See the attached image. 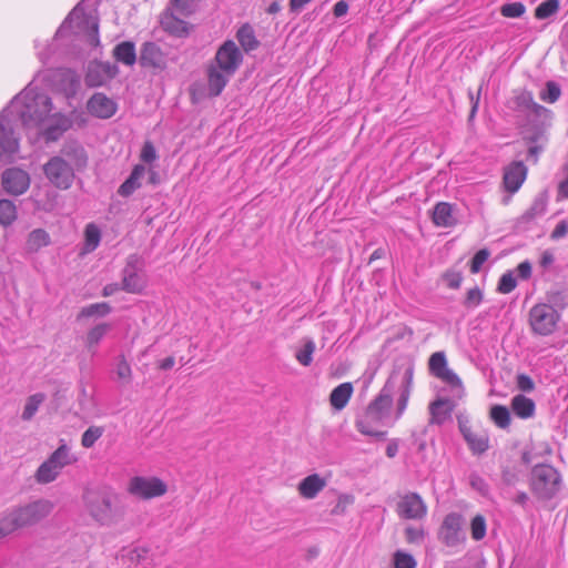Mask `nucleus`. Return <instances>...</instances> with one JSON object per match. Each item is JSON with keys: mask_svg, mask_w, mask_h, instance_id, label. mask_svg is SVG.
I'll return each mask as SVG.
<instances>
[{"mask_svg": "<svg viewBox=\"0 0 568 568\" xmlns=\"http://www.w3.org/2000/svg\"><path fill=\"white\" fill-rule=\"evenodd\" d=\"M53 109L52 99L38 90L32 81L0 112L3 133L17 140L18 151L21 139L20 128H23L28 134L34 131L36 135L47 143L55 142L71 128L72 121L61 112H53Z\"/></svg>", "mask_w": 568, "mask_h": 568, "instance_id": "f257e3e1", "label": "nucleus"}, {"mask_svg": "<svg viewBox=\"0 0 568 568\" xmlns=\"http://www.w3.org/2000/svg\"><path fill=\"white\" fill-rule=\"evenodd\" d=\"M242 62L243 54L234 41L226 40L219 47L206 70L210 97H217L222 93Z\"/></svg>", "mask_w": 568, "mask_h": 568, "instance_id": "f03ea898", "label": "nucleus"}, {"mask_svg": "<svg viewBox=\"0 0 568 568\" xmlns=\"http://www.w3.org/2000/svg\"><path fill=\"white\" fill-rule=\"evenodd\" d=\"M53 509V504L45 499H38L24 506L13 507L0 514V539L14 531L37 525Z\"/></svg>", "mask_w": 568, "mask_h": 568, "instance_id": "7ed1b4c3", "label": "nucleus"}, {"mask_svg": "<svg viewBox=\"0 0 568 568\" xmlns=\"http://www.w3.org/2000/svg\"><path fill=\"white\" fill-rule=\"evenodd\" d=\"M83 2L78 3L57 30L53 41L65 37L71 30L77 36H83L91 47L100 44L98 18L93 12H84Z\"/></svg>", "mask_w": 568, "mask_h": 568, "instance_id": "20e7f679", "label": "nucleus"}, {"mask_svg": "<svg viewBox=\"0 0 568 568\" xmlns=\"http://www.w3.org/2000/svg\"><path fill=\"white\" fill-rule=\"evenodd\" d=\"M116 498V494L106 487L88 488L83 493L84 507L100 526H111L118 521Z\"/></svg>", "mask_w": 568, "mask_h": 568, "instance_id": "39448f33", "label": "nucleus"}, {"mask_svg": "<svg viewBox=\"0 0 568 568\" xmlns=\"http://www.w3.org/2000/svg\"><path fill=\"white\" fill-rule=\"evenodd\" d=\"M561 292H548L547 303H537L528 312V324L532 334L538 336H550L557 329L561 314L551 303H557Z\"/></svg>", "mask_w": 568, "mask_h": 568, "instance_id": "423d86ee", "label": "nucleus"}, {"mask_svg": "<svg viewBox=\"0 0 568 568\" xmlns=\"http://www.w3.org/2000/svg\"><path fill=\"white\" fill-rule=\"evenodd\" d=\"M562 487L560 473L549 464H537L531 468L529 488L540 501H550Z\"/></svg>", "mask_w": 568, "mask_h": 568, "instance_id": "0eeeda50", "label": "nucleus"}, {"mask_svg": "<svg viewBox=\"0 0 568 568\" xmlns=\"http://www.w3.org/2000/svg\"><path fill=\"white\" fill-rule=\"evenodd\" d=\"M515 109L523 113L529 124L534 128V133L528 138L532 143L537 142L542 128L551 118V111L535 102L529 91H523L515 97Z\"/></svg>", "mask_w": 568, "mask_h": 568, "instance_id": "6e6552de", "label": "nucleus"}, {"mask_svg": "<svg viewBox=\"0 0 568 568\" xmlns=\"http://www.w3.org/2000/svg\"><path fill=\"white\" fill-rule=\"evenodd\" d=\"M465 525V517L460 513H448L437 530V539L448 548L464 545L467 539Z\"/></svg>", "mask_w": 568, "mask_h": 568, "instance_id": "1a4fd4ad", "label": "nucleus"}, {"mask_svg": "<svg viewBox=\"0 0 568 568\" xmlns=\"http://www.w3.org/2000/svg\"><path fill=\"white\" fill-rule=\"evenodd\" d=\"M144 261L139 254H130L121 272L122 291L130 294H140L146 287V278L142 274Z\"/></svg>", "mask_w": 568, "mask_h": 568, "instance_id": "9d476101", "label": "nucleus"}, {"mask_svg": "<svg viewBox=\"0 0 568 568\" xmlns=\"http://www.w3.org/2000/svg\"><path fill=\"white\" fill-rule=\"evenodd\" d=\"M43 173L45 178L55 187L61 190L69 189L74 180L73 166L62 156H52L44 165Z\"/></svg>", "mask_w": 568, "mask_h": 568, "instance_id": "9b49d317", "label": "nucleus"}, {"mask_svg": "<svg viewBox=\"0 0 568 568\" xmlns=\"http://www.w3.org/2000/svg\"><path fill=\"white\" fill-rule=\"evenodd\" d=\"M456 419L458 430L471 454L475 456L485 454L490 447L488 432L476 434L471 428L468 416L465 414H457Z\"/></svg>", "mask_w": 568, "mask_h": 568, "instance_id": "f8f14e48", "label": "nucleus"}, {"mask_svg": "<svg viewBox=\"0 0 568 568\" xmlns=\"http://www.w3.org/2000/svg\"><path fill=\"white\" fill-rule=\"evenodd\" d=\"M429 374L450 388H463L459 376L448 366L445 352L439 351L430 355L428 359Z\"/></svg>", "mask_w": 568, "mask_h": 568, "instance_id": "ddd939ff", "label": "nucleus"}, {"mask_svg": "<svg viewBox=\"0 0 568 568\" xmlns=\"http://www.w3.org/2000/svg\"><path fill=\"white\" fill-rule=\"evenodd\" d=\"M129 491L142 499H151L163 496L168 491V486L158 477L135 476L130 480Z\"/></svg>", "mask_w": 568, "mask_h": 568, "instance_id": "4468645a", "label": "nucleus"}, {"mask_svg": "<svg viewBox=\"0 0 568 568\" xmlns=\"http://www.w3.org/2000/svg\"><path fill=\"white\" fill-rule=\"evenodd\" d=\"M31 179L27 171L19 168H10L2 172L1 184L3 190L11 195H21L30 187Z\"/></svg>", "mask_w": 568, "mask_h": 568, "instance_id": "2eb2a0df", "label": "nucleus"}, {"mask_svg": "<svg viewBox=\"0 0 568 568\" xmlns=\"http://www.w3.org/2000/svg\"><path fill=\"white\" fill-rule=\"evenodd\" d=\"M456 406L457 402L455 399L446 396H436V398L428 404V425L443 426L452 420Z\"/></svg>", "mask_w": 568, "mask_h": 568, "instance_id": "dca6fc26", "label": "nucleus"}, {"mask_svg": "<svg viewBox=\"0 0 568 568\" xmlns=\"http://www.w3.org/2000/svg\"><path fill=\"white\" fill-rule=\"evenodd\" d=\"M414 365L410 362L397 363L394 366L383 390H409L413 385Z\"/></svg>", "mask_w": 568, "mask_h": 568, "instance_id": "f3484780", "label": "nucleus"}, {"mask_svg": "<svg viewBox=\"0 0 568 568\" xmlns=\"http://www.w3.org/2000/svg\"><path fill=\"white\" fill-rule=\"evenodd\" d=\"M394 399L389 393H379L366 407V422L382 423L390 417Z\"/></svg>", "mask_w": 568, "mask_h": 568, "instance_id": "a211bd4d", "label": "nucleus"}, {"mask_svg": "<svg viewBox=\"0 0 568 568\" xmlns=\"http://www.w3.org/2000/svg\"><path fill=\"white\" fill-rule=\"evenodd\" d=\"M139 62L145 68L164 70L168 64V59L159 44L148 41L141 47Z\"/></svg>", "mask_w": 568, "mask_h": 568, "instance_id": "6ab92c4d", "label": "nucleus"}, {"mask_svg": "<svg viewBox=\"0 0 568 568\" xmlns=\"http://www.w3.org/2000/svg\"><path fill=\"white\" fill-rule=\"evenodd\" d=\"M397 511L405 519H420L426 515L427 508L417 493H409L398 503Z\"/></svg>", "mask_w": 568, "mask_h": 568, "instance_id": "aec40b11", "label": "nucleus"}, {"mask_svg": "<svg viewBox=\"0 0 568 568\" xmlns=\"http://www.w3.org/2000/svg\"><path fill=\"white\" fill-rule=\"evenodd\" d=\"M89 113L99 119H110L118 110L116 103L104 93H94L87 103Z\"/></svg>", "mask_w": 568, "mask_h": 568, "instance_id": "412c9836", "label": "nucleus"}, {"mask_svg": "<svg viewBox=\"0 0 568 568\" xmlns=\"http://www.w3.org/2000/svg\"><path fill=\"white\" fill-rule=\"evenodd\" d=\"M527 176V168L521 161H515L509 164L504 173L505 189L515 193L519 190Z\"/></svg>", "mask_w": 568, "mask_h": 568, "instance_id": "4be33fe9", "label": "nucleus"}, {"mask_svg": "<svg viewBox=\"0 0 568 568\" xmlns=\"http://www.w3.org/2000/svg\"><path fill=\"white\" fill-rule=\"evenodd\" d=\"M326 486L325 478L318 474H311L303 478L298 484V493L306 499H313Z\"/></svg>", "mask_w": 568, "mask_h": 568, "instance_id": "5701e85b", "label": "nucleus"}, {"mask_svg": "<svg viewBox=\"0 0 568 568\" xmlns=\"http://www.w3.org/2000/svg\"><path fill=\"white\" fill-rule=\"evenodd\" d=\"M146 173V169L142 164H136L129 178L118 189L119 195L128 197L142 186V180Z\"/></svg>", "mask_w": 568, "mask_h": 568, "instance_id": "b1692460", "label": "nucleus"}, {"mask_svg": "<svg viewBox=\"0 0 568 568\" xmlns=\"http://www.w3.org/2000/svg\"><path fill=\"white\" fill-rule=\"evenodd\" d=\"M182 16L168 8L166 12L162 16V28L175 36H183L187 33L186 22L181 18Z\"/></svg>", "mask_w": 568, "mask_h": 568, "instance_id": "393cba45", "label": "nucleus"}, {"mask_svg": "<svg viewBox=\"0 0 568 568\" xmlns=\"http://www.w3.org/2000/svg\"><path fill=\"white\" fill-rule=\"evenodd\" d=\"M510 409L517 417L528 419L535 416L536 405L535 402L526 397L524 393H518L511 399Z\"/></svg>", "mask_w": 568, "mask_h": 568, "instance_id": "a878e982", "label": "nucleus"}, {"mask_svg": "<svg viewBox=\"0 0 568 568\" xmlns=\"http://www.w3.org/2000/svg\"><path fill=\"white\" fill-rule=\"evenodd\" d=\"M454 209L450 203L439 202L435 205L433 211V222L440 227H450L456 224L454 216Z\"/></svg>", "mask_w": 568, "mask_h": 568, "instance_id": "bb28decb", "label": "nucleus"}, {"mask_svg": "<svg viewBox=\"0 0 568 568\" xmlns=\"http://www.w3.org/2000/svg\"><path fill=\"white\" fill-rule=\"evenodd\" d=\"M3 130V125L0 124V164L13 162L18 154L17 140L11 136L8 138Z\"/></svg>", "mask_w": 568, "mask_h": 568, "instance_id": "cd10ccee", "label": "nucleus"}, {"mask_svg": "<svg viewBox=\"0 0 568 568\" xmlns=\"http://www.w3.org/2000/svg\"><path fill=\"white\" fill-rule=\"evenodd\" d=\"M488 417L490 422L500 429H508L511 424V410L505 405H491L489 407Z\"/></svg>", "mask_w": 568, "mask_h": 568, "instance_id": "c85d7f7f", "label": "nucleus"}, {"mask_svg": "<svg viewBox=\"0 0 568 568\" xmlns=\"http://www.w3.org/2000/svg\"><path fill=\"white\" fill-rule=\"evenodd\" d=\"M113 57L118 62L132 67L136 62L135 44L131 41H123L113 49Z\"/></svg>", "mask_w": 568, "mask_h": 568, "instance_id": "c756f323", "label": "nucleus"}, {"mask_svg": "<svg viewBox=\"0 0 568 568\" xmlns=\"http://www.w3.org/2000/svg\"><path fill=\"white\" fill-rule=\"evenodd\" d=\"M236 39L241 44V48L245 52H251L258 48L260 41L255 36L253 27L248 23L241 26L236 32Z\"/></svg>", "mask_w": 568, "mask_h": 568, "instance_id": "7c9ffc66", "label": "nucleus"}, {"mask_svg": "<svg viewBox=\"0 0 568 568\" xmlns=\"http://www.w3.org/2000/svg\"><path fill=\"white\" fill-rule=\"evenodd\" d=\"M62 153L69 159L73 170L84 169L88 164V155L83 146L70 144L63 148Z\"/></svg>", "mask_w": 568, "mask_h": 568, "instance_id": "2f4dec72", "label": "nucleus"}, {"mask_svg": "<svg viewBox=\"0 0 568 568\" xmlns=\"http://www.w3.org/2000/svg\"><path fill=\"white\" fill-rule=\"evenodd\" d=\"M53 467L61 471L65 466H69L75 462V458L71 456L70 448L67 444H61L47 459Z\"/></svg>", "mask_w": 568, "mask_h": 568, "instance_id": "473e14b6", "label": "nucleus"}, {"mask_svg": "<svg viewBox=\"0 0 568 568\" xmlns=\"http://www.w3.org/2000/svg\"><path fill=\"white\" fill-rule=\"evenodd\" d=\"M101 231L94 223H89L84 230V244L82 254L93 252L100 244Z\"/></svg>", "mask_w": 568, "mask_h": 568, "instance_id": "72a5a7b5", "label": "nucleus"}, {"mask_svg": "<svg viewBox=\"0 0 568 568\" xmlns=\"http://www.w3.org/2000/svg\"><path fill=\"white\" fill-rule=\"evenodd\" d=\"M430 425H424L419 429H413L410 432V442L412 445L416 448V453L420 456L422 460L426 459V448L427 440L426 436L428 434Z\"/></svg>", "mask_w": 568, "mask_h": 568, "instance_id": "f704fd0d", "label": "nucleus"}, {"mask_svg": "<svg viewBox=\"0 0 568 568\" xmlns=\"http://www.w3.org/2000/svg\"><path fill=\"white\" fill-rule=\"evenodd\" d=\"M49 234L42 229H36L28 236L27 250L29 252H38L40 248L49 245Z\"/></svg>", "mask_w": 568, "mask_h": 568, "instance_id": "c9c22d12", "label": "nucleus"}, {"mask_svg": "<svg viewBox=\"0 0 568 568\" xmlns=\"http://www.w3.org/2000/svg\"><path fill=\"white\" fill-rule=\"evenodd\" d=\"M547 210V199L544 195H538L530 207L523 214L521 219L525 222H530L537 217L542 216Z\"/></svg>", "mask_w": 568, "mask_h": 568, "instance_id": "e433bc0d", "label": "nucleus"}, {"mask_svg": "<svg viewBox=\"0 0 568 568\" xmlns=\"http://www.w3.org/2000/svg\"><path fill=\"white\" fill-rule=\"evenodd\" d=\"M60 470L53 467L48 460H44L37 469L36 479L39 484H49L57 479Z\"/></svg>", "mask_w": 568, "mask_h": 568, "instance_id": "4c0bfd02", "label": "nucleus"}, {"mask_svg": "<svg viewBox=\"0 0 568 568\" xmlns=\"http://www.w3.org/2000/svg\"><path fill=\"white\" fill-rule=\"evenodd\" d=\"M560 9L559 0H545L535 9V17L538 20H545L555 16Z\"/></svg>", "mask_w": 568, "mask_h": 568, "instance_id": "58836bf2", "label": "nucleus"}, {"mask_svg": "<svg viewBox=\"0 0 568 568\" xmlns=\"http://www.w3.org/2000/svg\"><path fill=\"white\" fill-rule=\"evenodd\" d=\"M17 219V207L10 200H0V224L8 226Z\"/></svg>", "mask_w": 568, "mask_h": 568, "instance_id": "ea45409f", "label": "nucleus"}, {"mask_svg": "<svg viewBox=\"0 0 568 568\" xmlns=\"http://www.w3.org/2000/svg\"><path fill=\"white\" fill-rule=\"evenodd\" d=\"M111 325L106 323H100L92 327L87 335V346L91 349L97 346L100 341L105 336V334L110 331Z\"/></svg>", "mask_w": 568, "mask_h": 568, "instance_id": "a19ab883", "label": "nucleus"}, {"mask_svg": "<svg viewBox=\"0 0 568 568\" xmlns=\"http://www.w3.org/2000/svg\"><path fill=\"white\" fill-rule=\"evenodd\" d=\"M44 394L43 393H34L31 395L24 406V409L22 412V419L23 420H30L34 414L37 413L40 404L44 400Z\"/></svg>", "mask_w": 568, "mask_h": 568, "instance_id": "79ce46f5", "label": "nucleus"}, {"mask_svg": "<svg viewBox=\"0 0 568 568\" xmlns=\"http://www.w3.org/2000/svg\"><path fill=\"white\" fill-rule=\"evenodd\" d=\"M111 311V306L105 302L94 303L83 307L79 317L105 316L110 314Z\"/></svg>", "mask_w": 568, "mask_h": 568, "instance_id": "37998d69", "label": "nucleus"}, {"mask_svg": "<svg viewBox=\"0 0 568 568\" xmlns=\"http://www.w3.org/2000/svg\"><path fill=\"white\" fill-rule=\"evenodd\" d=\"M487 531L486 518L477 514L470 521V535L476 541L485 538Z\"/></svg>", "mask_w": 568, "mask_h": 568, "instance_id": "c03bdc74", "label": "nucleus"}, {"mask_svg": "<svg viewBox=\"0 0 568 568\" xmlns=\"http://www.w3.org/2000/svg\"><path fill=\"white\" fill-rule=\"evenodd\" d=\"M315 343L312 339H307L302 348L296 352V359L303 366L311 365L313 361V353L315 351Z\"/></svg>", "mask_w": 568, "mask_h": 568, "instance_id": "a18cd8bd", "label": "nucleus"}, {"mask_svg": "<svg viewBox=\"0 0 568 568\" xmlns=\"http://www.w3.org/2000/svg\"><path fill=\"white\" fill-rule=\"evenodd\" d=\"M355 426L361 434L374 437L378 442H384L387 439L386 430H374L373 428L369 427L368 422L362 418L356 419Z\"/></svg>", "mask_w": 568, "mask_h": 568, "instance_id": "49530a36", "label": "nucleus"}, {"mask_svg": "<svg viewBox=\"0 0 568 568\" xmlns=\"http://www.w3.org/2000/svg\"><path fill=\"white\" fill-rule=\"evenodd\" d=\"M394 568H416L417 562L413 555L397 550L393 555Z\"/></svg>", "mask_w": 568, "mask_h": 568, "instance_id": "de8ad7c7", "label": "nucleus"}, {"mask_svg": "<svg viewBox=\"0 0 568 568\" xmlns=\"http://www.w3.org/2000/svg\"><path fill=\"white\" fill-rule=\"evenodd\" d=\"M103 427L90 426L81 436V445L84 448H91L95 442L103 435Z\"/></svg>", "mask_w": 568, "mask_h": 568, "instance_id": "09e8293b", "label": "nucleus"}, {"mask_svg": "<svg viewBox=\"0 0 568 568\" xmlns=\"http://www.w3.org/2000/svg\"><path fill=\"white\" fill-rule=\"evenodd\" d=\"M197 1L199 0H172L169 9L175 11L182 17H187L194 11Z\"/></svg>", "mask_w": 568, "mask_h": 568, "instance_id": "8fccbe9b", "label": "nucleus"}, {"mask_svg": "<svg viewBox=\"0 0 568 568\" xmlns=\"http://www.w3.org/2000/svg\"><path fill=\"white\" fill-rule=\"evenodd\" d=\"M560 95V87L554 81H548L546 88L540 92L539 98L545 102L555 103Z\"/></svg>", "mask_w": 568, "mask_h": 568, "instance_id": "3c124183", "label": "nucleus"}, {"mask_svg": "<svg viewBox=\"0 0 568 568\" xmlns=\"http://www.w3.org/2000/svg\"><path fill=\"white\" fill-rule=\"evenodd\" d=\"M526 12L523 2H509L500 7V14L505 18H520Z\"/></svg>", "mask_w": 568, "mask_h": 568, "instance_id": "603ef678", "label": "nucleus"}, {"mask_svg": "<svg viewBox=\"0 0 568 568\" xmlns=\"http://www.w3.org/2000/svg\"><path fill=\"white\" fill-rule=\"evenodd\" d=\"M355 498L351 494H341L337 498L336 505L332 508L331 514L333 516H341L346 513L348 506L354 503Z\"/></svg>", "mask_w": 568, "mask_h": 568, "instance_id": "864d4df0", "label": "nucleus"}, {"mask_svg": "<svg viewBox=\"0 0 568 568\" xmlns=\"http://www.w3.org/2000/svg\"><path fill=\"white\" fill-rule=\"evenodd\" d=\"M517 286L516 277L514 276L513 272H507L501 275L499 282H498V292L501 294H508L513 292Z\"/></svg>", "mask_w": 568, "mask_h": 568, "instance_id": "5fc2aeb1", "label": "nucleus"}, {"mask_svg": "<svg viewBox=\"0 0 568 568\" xmlns=\"http://www.w3.org/2000/svg\"><path fill=\"white\" fill-rule=\"evenodd\" d=\"M353 393H331L329 404L335 412L342 410L349 402Z\"/></svg>", "mask_w": 568, "mask_h": 568, "instance_id": "6e6d98bb", "label": "nucleus"}, {"mask_svg": "<svg viewBox=\"0 0 568 568\" xmlns=\"http://www.w3.org/2000/svg\"><path fill=\"white\" fill-rule=\"evenodd\" d=\"M490 256V252L487 248L479 250L470 261V272L471 274H477L480 272L483 264Z\"/></svg>", "mask_w": 568, "mask_h": 568, "instance_id": "4d7b16f0", "label": "nucleus"}, {"mask_svg": "<svg viewBox=\"0 0 568 568\" xmlns=\"http://www.w3.org/2000/svg\"><path fill=\"white\" fill-rule=\"evenodd\" d=\"M105 78L103 77L100 69H97L95 67H90L89 71L85 75V83L89 87H100L105 82Z\"/></svg>", "mask_w": 568, "mask_h": 568, "instance_id": "13d9d810", "label": "nucleus"}, {"mask_svg": "<svg viewBox=\"0 0 568 568\" xmlns=\"http://www.w3.org/2000/svg\"><path fill=\"white\" fill-rule=\"evenodd\" d=\"M483 301V293L478 287L470 288L467 294L466 298L464 301V305L467 308H475L477 307Z\"/></svg>", "mask_w": 568, "mask_h": 568, "instance_id": "bf43d9fd", "label": "nucleus"}, {"mask_svg": "<svg viewBox=\"0 0 568 568\" xmlns=\"http://www.w3.org/2000/svg\"><path fill=\"white\" fill-rule=\"evenodd\" d=\"M425 537V531L423 528H416L408 526L405 529V538L409 544H422Z\"/></svg>", "mask_w": 568, "mask_h": 568, "instance_id": "052dcab7", "label": "nucleus"}, {"mask_svg": "<svg viewBox=\"0 0 568 568\" xmlns=\"http://www.w3.org/2000/svg\"><path fill=\"white\" fill-rule=\"evenodd\" d=\"M115 373H116L118 378L122 383H128L130 381V378H131V367H130L129 363L123 357H121L118 361Z\"/></svg>", "mask_w": 568, "mask_h": 568, "instance_id": "680f3d73", "label": "nucleus"}, {"mask_svg": "<svg viewBox=\"0 0 568 568\" xmlns=\"http://www.w3.org/2000/svg\"><path fill=\"white\" fill-rule=\"evenodd\" d=\"M469 483H470V486L475 490L479 491L481 495H486L488 493V485H487V483L478 474H475V473L471 474L469 476Z\"/></svg>", "mask_w": 568, "mask_h": 568, "instance_id": "e2e57ef3", "label": "nucleus"}, {"mask_svg": "<svg viewBox=\"0 0 568 568\" xmlns=\"http://www.w3.org/2000/svg\"><path fill=\"white\" fill-rule=\"evenodd\" d=\"M156 159V151L151 142H145L141 151V160L145 163H151Z\"/></svg>", "mask_w": 568, "mask_h": 568, "instance_id": "0e129e2a", "label": "nucleus"}, {"mask_svg": "<svg viewBox=\"0 0 568 568\" xmlns=\"http://www.w3.org/2000/svg\"><path fill=\"white\" fill-rule=\"evenodd\" d=\"M444 278L447 283V286L450 288H458L463 281L462 274L455 271L446 272Z\"/></svg>", "mask_w": 568, "mask_h": 568, "instance_id": "69168bd1", "label": "nucleus"}, {"mask_svg": "<svg viewBox=\"0 0 568 568\" xmlns=\"http://www.w3.org/2000/svg\"><path fill=\"white\" fill-rule=\"evenodd\" d=\"M568 233V222L567 221H560L556 227L554 229V231L551 232L550 234V237L552 240H559V239H562L564 236H566Z\"/></svg>", "mask_w": 568, "mask_h": 568, "instance_id": "338daca9", "label": "nucleus"}, {"mask_svg": "<svg viewBox=\"0 0 568 568\" xmlns=\"http://www.w3.org/2000/svg\"><path fill=\"white\" fill-rule=\"evenodd\" d=\"M501 479L507 486H514L519 480L518 475L509 468H504L501 470Z\"/></svg>", "mask_w": 568, "mask_h": 568, "instance_id": "774afa93", "label": "nucleus"}]
</instances>
